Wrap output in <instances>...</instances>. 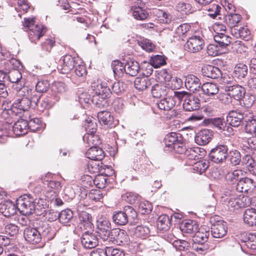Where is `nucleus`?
<instances>
[{
  "mask_svg": "<svg viewBox=\"0 0 256 256\" xmlns=\"http://www.w3.org/2000/svg\"><path fill=\"white\" fill-rule=\"evenodd\" d=\"M40 102V100L38 99V97H22L21 99L18 100L17 103L12 104L14 107L13 112L16 113H20L21 112H16V110L18 111L25 112L27 110L30 106H38V104Z\"/></svg>",
  "mask_w": 256,
  "mask_h": 256,
  "instance_id": "nucleus-8",
  "label": "nucleus"
},
{
  "mask_svg": "<svg viewBox=\"0 0 256 256\" xmlns=\"http://www.w3.org/2000/svg\"><path fill=\"white\" fill-rule=\"evenodd\" d=\"M200 100L198 97H186L184 100L183 106L187 111H193L200 108Z\"/></svg>",
  "mask_w": 256,
  "mask_h": 256,
  "instance_id": "nucleus-31",
  "label": "nucleus"
},
{
  "mask_svg": "<svg viewBox=\"0 0 256 256\" xmlns=\"http://www.w3.org/2000/svg\"><path fill=\"white\" fill-rule=\"evenodd\" d=\"M87 158L94 160H102L104 157L103 150L94 146H91L86 152Z\"/></svg>",
  "mask_w": 256,
  "mask_h": 256,
  "instance_id": "nucleus-24",
  "label": "nucleus"
},
{
  "mask_svg": "<svg viewBox=\"0 0 256 256\" xmlns=\"http://www.w3.org/2000/svg\"><path fill=\"white\" fill-rule=\"evenodd\" d=\"M130 11L133 17L138 20H144L148 16V13L144 8L140 7L132 6Z\"/></svg>",
  "mask_w": 256,
  "mask_h": 256,
  "instance_id": "nucleus-37",
  "label": "nucleus"
},
{
  "mask_svg": "<svg viewBox=\"0 0 256 256\" xmlns=\"http://www.w3.org/2000/svg\"><path fill=\"white\" fill-rule=\"evenodd\" d=\"M112 67L116 76L120 78L124 74L125 66H124L122 62L119 60H114L112 63Z\"/></svg>",
  "mask_w": 256,
  "mask_h": 256,
  "instance_id": "nucleus-48",
  "label": "nucleus"
},
{
  "mask_svg": "<svg viewBox=\"0 0 256 256\" xmlns=\"http://www.w3.org/2000/svg\"><path fill=\"white\" fill-rule=\"evenodd\" d=\"M150 232V229L148 226L142 225L138 226L135 228L134 234L137 238L144 240L148 236Z\"/></svg>",
  "mask_w": 256,
  "mask_h": 256,
  "instance_id": "nucleus-47",
  "label": "nucleus"
},
{
  "mask_svg": "<svg viewBox=\"0 0 256 256\" xmlns=\"http://www.w3.org/2000/svg\"><path fill=\"white\" fill-rule=\"evenodd\" d=\"M190 26L186 24H184L178 26L176 30V34L183 40L186 36L190 31Z\"/></svg>",
  "mask_w": 256,
  "mask_h": 256,
  "instance_id": "nucleus-52",
  "label": "nucleus"
},
{
  "mask_svg": "<svg viewBox=\"0 0 256 256\" xmlns=\"http://www.w3.org/2000/svg\"><path fill=\"white\" fill-rule=\"evenodd\" d=\"M17 208L24 216L30 215L35 211L34 204L33 203V198L30 194L24 195L17 200Z\"/></svg>",
  "mask_w": 256,
  "mask_h": 256,
  "instance_id": "nucleus-4",
  "label": "nucleus"
},
{
  "mask_svg": "<svg viewBox=\"0 0 256 256\" xmlns=\"http://www.w3.org/2000/svg\"><path fill=\"white\" fill-rule=\"evenodd\" d=\"M256 188L254 180L247 177H242L236 183V190L240 192L251 193Z\"/></svg>",
  "mask_w": 256,
  "mask_h": 256,
  "instance_id": "nucleus-13",
  "label": "nucleus"
},
{
  "mask_svg": "<svg viewBox=\"0 0 256 256\" xmlns=\"http://www.w3.org/2000/svg\"><path fill=\"white\" fill-rule=\"evenodd\" d=\"M106 256H124V251L120 248L112 246H106Z\"/></svg>",
  "mask_w": 256,
  "mask_h": 256,
  "instance_id": "nucleus-55",
  "label": "nucleus"
},
{
  "mask_svg": "<svg viewBox=\"0 0 256 256\" xmlns=\"http://www.w3.org/2000/svg\"><path fill=\"white\" fill-rule=\"evenodd\" d=\"M136 216V211L130 206H125L123 211L115 212L112 216V220L117 225L124 226L126 224L130 217L134 218Z\"/></svg>",
  "mask_w": 256,
  "mask_h": 256,
  "instance_id": "nucleus-3",
  "label": "nucleus"
},
{
  "mask_svg": "<svg viewBox=\"0 0 256 256\" xmlns=\"http://www.w3.org/2000/svg\"><path fill=\"white\" fill-rule=\"evenodd\" d=\"M204 45V40L200 36H194L187 40L184 48L190 52H196L202 49Z\"/></svg>",
  "mask_w": 256,
  "mask_h": 256,
  "instance_id": "nucleus-12",
  "label": "nucleus"
},
{
  "mask_svg": "<svg viewBox=\"0 0 256 256\" xmlns=\"http://www.w3.org/2000/svg\"><path fill=\"white\" fill-rule=\"evenodd\" d=\"M51 175V174H47L44 176L42 178V180L44 182H46V184L49 188L55 190H59L62 187L60 182L58 181L49 180V178L50 177Z\"/></svg>",
  "mask_w": 256,
  "mask_h": 256,
  "instance_id": "nucleus-51",
  "label": "nucleus"
},
{
  "mask_svg": "<svg viewBox=\"0 0 256 256\" xmlns=\"http://www.w3.org/2000/svg\"><path fill=\"white\" fill-rule=\"evenodd\" d=\"M92 102L97 107L102 108L108 106L107 97H92Z\"/></svg>",
  "mask_w": 256,
  "mask_h": 256,
  "instance_id": "nucleus-63",
  "label": "nucleus"
},
{
  "mask_svg": "<svg viewBox=\"0 0 256 256\" xmlns=\"http://www.w3.org/2000/svg\"><path fill=\"white\" fill-rule=\"evenodd\" d=\"M128 240V236L125 230L116 228L112 230L110 239L106 242H112L118 245L122 246L127 244Z\"/></svg>",
  "mask_w": 256,
  "mask_h": 256,
  "instance_id": "nucleus-10",
  "label": "nucleus"
},
{
  "mask_svg": "<svg viewBox=\"0 0 256 256\" xmlns=\"http://www.w3.org/2000/svg\"><path fill=\"white\" fill-rule=\"evenodd\" d=\"M174 97H164L160 102L157 103L158 108L162 110H168L176 104L174 98Z\"/></svg>",
  "mask_w": 256,
  "mask_h": 256,
  "instance_id": "nucleus-38",
  "label": "nucleus"
},
{
  "mask_svg": "<svg viewBox=\"0 0 256 256\" xmlns=\"http://www.w3.org/2000/svg\"><path fill=\"white\" fill-rule=\"evenodd\" d=\"M153 67L150 63L144 62L141 64L140 70L142 71V74L144 78H147L150 76L153 72Z\"/></svg>",
  "mask_w": 256,
  "mask_h": 256,
  "instance_id": "nucleus-56",
  "label": "nucleus"
},
{
  "mask_svg": "<svg viewBox=\"0 0 256 256\" xmlns=\"http://www.w3.org/2000/svg\"><path fill=\"white\" fill-rule=\"evenodd\" d=\"M17 206L10 201H6L0 206V212L6 217L13 216L16 213Z\"/></svg>",
  "mask_w": 256,
  "mask_h": 256,
  "instance_id": "nucleus-30",
  "label": "nucleus"
},
{
  "mask_svg": "<svg viewBox=\"0 0 256 256\" xmlns=\"http://www.w3.org/2000/svg\"><path fill=\"white\" fill-rule=\"evenodd\" d=\"M73 218L72 212L70 209L62 210L58 214L59 222L64 224H68Z\"/></svg>",
  "mask_w": 256,
  "mask_h": 256,
  "instance_id": "nucleus-45",
  "label": "nucleus"
},
{
  "mask_svg": "<svg viewBox=\"0 0 256 256\" xmlns=\"http://www.w3.org/2000/svg\"><path fill=\"white\" fill-rule=\"evenodd\" d=\"M227 229L226 222L222 220H218L212 224L211 234L214 238H221L226 234Z\"/></svg>",
  "mask_w": 256,
  "mask_h": 256,
  "instance_id": "nucleus-16",
  "label": "nucleus"
},
{
  "mask_svg": "<svg viewBox=\"0 0 256 256\" xmlns=\"http://www.w3.org/2000/svg\"><path fill=\"white\" fill-rule=\"evenodd\" d=\"M34 19L24 18V26L28 30V36L30 41L36 43L46 32V28L41 24H36Z\"/></svg>",
  "mask_w": 256,
  "mask_h": 256,
  "instance_id": "nucleus-2",
  "label": "nucleus"
},
{
  "mask_svg": "<svg viewBox=\"0 0 256 256\" xmlns=\"http://www.w3.org/2000/svg\"><path fill=\"white\" fill-rule=\"evenodd\" d=\"M90 231V230H86L81 236L82 244L86 249L93 248L98 245L97 236Z\"/></svg>",
  "mask_w": 256,
  "mask_h": 256,
  "instance_id": "nucleus-14",
  "label": "nucleus"
},
{
  "mask_svg": "<svg viewBox=\"0 0 256 256\" xmlns=\"http://www.w3.org/2000/svg\"><path fill=\"white\" fill-rule=\"evenodd\" d=\"M50 86L48 82L46 80H39L36 86V90L39 92H46Z\"/></svg>",
  "mask_w": 256,
  "mask_h": 256,
  "instance_id": "nucleus-64",
  "label": "nucleus"
},
{
  "mask_svg": "<svg viewBox=\"0 0 256 256\" xmlns=\"http://www.w3.org/2000/svg\"><path fill=\"white\" fill-rule=\"evenodd\" d=\"M241 162L242 164L246 165L251 174H252V172L254 170H256V168H255L256 162L251 156L245 155L242 159Z\"/></svg>",
  "mask_w": 256,
  "mask_h": 256,
  "instance_id": "nucleus-50",
  "label": "nucleus"
},
{
  "mask_svg": "<svg viewBox=\"0 0 256 256\" xmlns=\"http://www.w3.org/2000/svg\"><path fill=\"white\" fill-rule=\"evenodd\" d=\"M248 120H245L246 122V131L250 134L256 132V116L252 115L251 113V116L247 117Z\"/></svg>",
  "mask_w": 256,
  "mask_h": 256,
  "instance_id": "nucleus-46",
  "label": "nucleus"
},
{
  "mask_svg": "<svg viewBox=\"0 0 256 256\" xmlns=\"http://www.w3.org/2000/svg\"><path fill=\"white\" fill-rule=\"evenodd\" d=\"M244 176V172L240 169L235 170L228 172L226 174L224 178L226 182L229 184H236Z\"/></svg>",
  "mask_w": 256,
  "mask_h": 256,
  "instance_id": "nucleus-26",
  "label": "nucleus"
},
{
  "mask_svg": "<svg viewBox=\"0 0 256 256\" xmlns=\"http://www.w3.org/2000/svg\"><path fill=\"white\" fill-rule=\"evenodd\" d=\"M151 204L146 200L140 202L138 204V210L142 214H148L152 210Z\"/></svg>",
  "mask_w": 256,
  "mask_h": 256,
  "instance_id": "nucleus-58",
  "label": "nucleus"
},
{
  "mask_svg": "<svg viewBox=\"0 0 256 256\" xmlns=\"http://www.w3.org/2000/svg\"><path fill=\"white\" fill-rule=\"evenodd\" d=\"M38 228L41 236V240L43 238L44 240H50L56 235L55 230L46 222L42 223Z\"/></svg>",
  "mask_w": 256,
  "mask_h": 256,
  "instance_id": "nucleus-19",
  "label": "nucleus"
},
{
  "mask_svg": "<svg viewBox=\"0 0 256 256\" xmlns=\"http://www.w3.org/2000/svg\"><path fill=\"white\" fill-rule=\"evenodd\" d=\"M28 122V128L31 131L36 132L40 129L41 120L38 118L30 117Z\"/></svg>",
  "mask_w": 256,
  "mask_h": 256,
  "instance_id": "nucleus-62",
  "label": "nucleus"
},
{
  "mask_svg": "<svg viewBox=\"0 0 256 256\" xmlns=\"http://www.w3.org/2000/svg\"><path fill=\"white\" fill-rule=\"evenodd\" d=\"M78 226L82 230H92L93 224L92 222V216L88 212L82 211L79 213Z\"/></svg>",
  "mask_w": 256,
  "mask_h": 256,
  "instance_id": "nucleus-20",
  "label": "nucleus"
},
{
  "mask_svg": "<svg viewBox=\"0 0 256 256\" xmlns=\"http://www.w3.org/2000/svg\"><path fill=\"white\" fill-rule=\"evenodd\" d=\"M185 86L187 88H189L190 92H195L200 91L199 80L194 75H190L186 78Z\"/></svg>",
  "mask_w": 256,
  "mask_h": 256,
  "instance_id": "nucleus-28",
  "label": "nucleus"
},
{
  "mask_svg": "<svg viewBox=\"0 0 256 256\" xmlns=\"http://www.w3.org/2000/svg\"><path fill=\"white\" fill-rule=\"evenodd\" d=\"M226 158L230 164L234 166L240 164L242 161L240 153L236 150H232L227 152Z\"/></svg>",
  "mask_w": 256,
  "mask_h": 256,
  "instance_id": "nucleus-39",
  "label": "nucleus"
},
{
  "mask_svg": "<svg viewBox=\"0 0 256 256\" xmlns=\"http://www.w3.org/2000/svg\"><path fill=\"white\" fill-rule=\"evenodd\" d=\"M180 228L182 232L192 234L198 230V224L194 220H188L182 221Z\"/></svg>",
  "mask_w": 256,
  "mask_h": 256,
  "instance_id": "nucleus-27",
  "label": "nucleus"
},
{
  "mask_svg": "<svg viewBox=\"0 0 256 256\" xmlns=\"http://www.w3.org/2000/svg\"><path fill=\"white\" fill-rule=\"evenodd\" d=\"M84 141L86 140L88 146H97L101 143L99 136L94 134H85L83 137Z\"/></svg>",
  "mask_w": 256,
  "mask_h": 256,
  "instance_id": "nucleus-49",
  "label": "nucleus"
},
{
  "mask_svg": "<svg viewBox=\"0 0 256 256\" xmlns=\"http://www.w3.org/2000/svg\"><path fill=\"white\" fill-rule=\"evenodd\" d=\"M119 83H115L112 86V92L110 88L98 82H92L85 93L88 96H108L110 94H119L121 90L119 88Z\"/></svg>",
  "mask_w": 256,
  "mask_h": 256,
  "instance_id": "nucleus-1",
  "label": "nucleus"
},
{
  "mask_svg": "<svg viewBox=\"0 0 256 256\" xmlns=\"http://www.w3.org/2000/svg\"><path fill=\"white\" fill-rule=\"evenodd\" d=\"M150 64L155 68H159L166 64V60L164 56L156 55L152 56L150 60Z\"/></svg>",
  "mask_w": 256,
  "mask_h": 256,
  "instance_id": "nucleus-59",
  "label": "nucleus"
},
{
  "mask_svg": "<svg viewBox=\"0 0 256 256\" xmlns=\"http://www.w3.org/2000/svg\"><path fill=\"white\" fill-rule=\"evenodd\" d=\"M228 152V148L226 145L218 144L210 151V159L216 164L222 163L226 159Z\"/></svg>",
  "mask_w": 256,
  "mask_h": 256,
  "instance_id": "nucleus-7",
  "label": "nucleus"
},
{
  "mask_svg": "<svg viewBox=\"0 0 256 256\" xmlns=\"http://www.w3.org/2000/svg\"><path fill=\"white\" fill-rule=\"evenodd\" d=\"M98 118L101 124L108 127L113 126V117L110 113L107 111H101L98 114Z\"/></svg>",
  "mask_w": 256,
  "mask_h": 256,
  "instance_id": "nucleus-33",
  "label": "nucleus"
},
{
  "mask_svg": "<svg viewBox=\"0 0 256 256\" xmlns=\"http://www.w3.org/2000/svg\"><path fill=\"white\" fill-rule=\"evenodd\" d=\"M150 84V82L146 78H136L134 80V86L136 89L141 91L145 90Z\"/></svg>",
  "mask_w": 256,
  "mask_h": 256,
  "instance_id": "nucleus-54",
  "label": "nucleus"
},
{
  "mask_svg": "<svg viewBox=\"0 0 256 256\" xmlns=\"http://www.w3.org/2000/svg\"><path fill=\"white\" fill-rule=\"evenodd\" d=\"M214 41L219 45L220 47H226L228 46L231 42V38L225 34H219V35H214Z\"/></svg>",
  "mask_w": 256,
  "mask_h": 256,
  "instance_id": "nucleus-43",
  "label": "nucleus"
},
{
  "mask_svg": "<svg viewBox=\"0 0 256 256\" xmlns=\"http://www.w3.org/2000/svg\"><path fill=\"white\" fill-rule=\"evenodd\" d=\"M28 120L20 118L14 123L12 130L17 136L24 135L28 132Z\"/></svg>",
  "mask_w": 256,
  "mask_h": 256,
  "instance_id": "nucleus-25",
  "label": "nucleus"
},
{
  "mask_svg": "<svg viewBox=\"0 0 256 256\" xmlns=\"http://www.w3.org/2000/svg\"><path fill=\"white\" fill-rule=\"evenodd\" d=\"M241 248L242 250H246V253L256 255V236L250 234L248 240L244 242Z\"/></svg>",
  "mask_w": 256,
  "mask_h": 256,
  "instance_id": "nucleus-22",
  "label": "nucleus"
},
{
  "mask_svg": "<svg viewBox=\"0 0 256 256\" xmlns=\"http://www.w3.org/2000/svg\"><path fill=\"white\" fill-rule=\"evenodd\" d=\"M252 202L251 198L243 194L238 196V208L248 206Z\"/></svg>",
  "mask_w": 256,
  "mask_h": 256,
  "instance_id": "nucleus-60",
  "label": "nucleus"
},
{
  "mask_svg": "<svg viewBox=\"0 0 256 256\" xmlns=\"http://www.w3.org/2000/svg\"><path fill=\"white\" fill-rule=\"evenodd\" d=\"M244 220L250 226L256 225V211L254 208H248L245 210Z\"/></svg>",
  "mask_w": 256,
  "mask_h": 256,
  "instance_id": "nucleus-35",
  "label": "nucleus"
},
{
  "mask_svg": "<svg viewBox=\"0 0 256 256\" xmlns=\"http://www.w3.org/2000/svg\"><path fill=\"white\" fill-rule=\"evenodd\" d=\"M188 165H192V170L194 172L202 174L204 172L208 167L207 162L202 160H199L196 162H189Z\"/></svg>",
  "mask_w": 256,
  "mask_h": 256,
  "instance_id": "nucleus-42",
  "label": "nucleus"
},
{
  "mask_svg": "<svg viewBox=\"0 0 256 256\" xmlns=\"http://www.w3.org/2000/svg\"><path fill=\"white\" fill-rule=\"evenodd\" d=\"M184 155L188 159V162H194L201 159L205 154L206 152L203 148L198 147L190 148L184 150Z\"/></svg>",
  "mask_w": 256,
  "mask_h": 256,
  "instance_id": "nucleus-15",
  "label": "nucleus"
},
{
  "mask_svg": "<svg viewBox=\"0 0 256 256\" xmlns=\"http://www.w3.org/2000/svg\"><path fill=\"white\" fill-rule=\"evenodd\" d=\"M200 91L208 96L216 94L218 92V86L214 84L207 82L202 84Z\"/></svg>",
  "mask_w": 256,
  "mask_h": 256,
  "instance_id": "nucleus-41",
  "label": "nucleus"
},
{
  "mask_svg": "<svg viewBox=\"0 0 256 256\" xmlns=\"http://www.w3.org/2000/svg\"><path fill=\"white\" fill-rule=\"evenodd\" d=\"M164 140L166 145L170 147H172L179 153H182L184 152V148L180 146L178 142V136L176 133L171 132L168 134L164 138Z\"/></svg>",
  "mask_w": 256,
  "mask_h": 256,
  "instance_id": "nucleus-21",
  "label": "nucleus"
},
{
  "mask_svg": "<svg viewBox=\"0 0 256 256\" xmlns=\"http://www.w3.org/2000/svg\"><path fill=\"white\" fill-rule=\"evenodd\" d=\"M24 234L26 240L32 244H38L42 240L38 228H26Z\"/></svg>",
  "mask_w": 256,
  "mask_h": 256,
  "instance_id": "nucleus-17",
  "label": "nucleus"
},
{
  "mask_svg": "<svg viewBox=\"0 0 256 256\" xmlns=\"http://www.w3.org/2000/svg\"><path fill=\"white\" fill-rule=\"evenodd\" d=\"M85 129L87 134H94L97 130V124L93 122L92 118H88L86 120Z\"/></svg>",
  "mask_w": 256,
  "mask_h": 256,
  "instance_id": "nucleus-61",
  "label": "nucleus"
},
{
  "mask_svg": "<svg viewBox=\"0 0 256 256\" xmlns=\"http://www.w3.org/2000/svg\"><path fill=\"white\" fill-rule=\"evenodd\" d=\"M154 13L158 17L160 22L168 24L170 21V16L164 10L156 9L154 10Z\"/></svg>",
  "mask_w": 256,
  "mask_h": 256,
  "instance_id": "nucleus-53",
  "label": "nucleus"
},
{
  "mask_svg": "<svg viewBox=\"0 0 256 256\" xmlns=\"http://www.w3.org/2000/svg\"><path fill=\"white\" fill-rule=\"evenodd\" d=\"M202 72L205 76L216 79L221 77L222 72L219 68L212 65H206L202 67Z\"/></svg>",
  "mask_w": 256,
  "mask_h": 256,
  "instance_id": "nucleus-23",
  "label": "nucleus"
},
{
  "mask_svg": "<svg viewBox=\"0 0 256 256\" xmlns=\"http://www.w3.org/2000/svg\"><path fill=\"white\" fill-rule=\"evenodd\" d=\"M97 233L100 238L104 241L106 242L110 239L111 234V224L110 221L105 218L98 222Z\"/></svg>",
  "mask_w": 256,
  "mask_h": 256,
  "instance_id": "nucleus-11",
  "label": "nucleus"
},
{
  "mask_svg": "<svg viewBox=\"0 0 256 256\" xmlns=\"http://www.w3.org/2000/svg\"><path fill=\"white\" fill-rule=\"evenodd\" d=\"M195 232L192 240L193 243L202 244L207 242L209 236L208 231L205 230L204 228H200Z\"/></svg>",
  "mask_w": 256,
  "mask_h": 256,
  "instance_id": "nucleus-34",
  "label": "nucleus"
},
{
  "mask_svg": "<svg viewBox=\"0 0 256 256\" xmlns=\"http://www.w3.org/2000/svg\"><path fill=\"white\" fill-rule=\"evenodd\" d=\"M213 137V132L210 130L203 129L199 131L195 136V141L200 146L207 144Z\"/></svg>",
  "mask_w": 256,
  "mask_h": 256,
  "instance_id": "nucleus-18",
  "label": "nucleus"
},
{
  "mask_svg": "<svg viewBox=\"0 0 256 256\" xmlns=\"http://www.w3.org/2000/svg\"><path fill=\"white\" fill-rule=\"evenodd\" d=\"M78 62L82 63L78 58L73 57L71 55H65L62 58V62L59 66L58 70L62 74L69 73Z\"/></svg>",
  "mask_w": 256,
  "mask_h": 256,
  "instance_id": "nucleus-9",
  "label": "nucleus"
},
{
  "mask_svg": "<svg viewBox=\"0 0 256 256\" xmlns=\"http://www.w3.org/2000/svg\"><path fill=\"white\" fill-rule=\"evenodd\" d=\"M251 116V112H242L239 110H232L229 112L226 117V122L232 126L238 127L241 124L245 122Z\"/></svg>",
  "mask_w": 256,
  "mask_h": 256,
  "instance_id": "nucleus-5",
  "label": "nucleus"
},
{
  "mask_svg": "<svg viewBox=\"0 0 256 256\" xmlns=\"http://www.w3.org/2000/svg\"><path fill=\"white\" fill-rule=\"evenodd\" d=\"M224 90L228 96H244L246 94L245 88L239 84L226 86Z\"/></svg>",
  "mask_w": 256,
  "mask_h": 256,
  "instance_id": "nucleus-29",
  "label": "nucleus"
},
{
  "mask_svg": "<svg viewBox=\"0 0 256 256\" xmlns=\"http://www.w3.org/2000/svg\"><path fill=\"white\" fill-rule=\"evenodd\" d=\"M241 19V16L236 14H230L224 17L226 23L230 28L236 26Z\"/></svg>",
  "mask_w": 256,
  "mask_h": 256,
  "instance_id": "nucleus-44",
  "label": "nucleus"
},
{
  "mask_svg": "<svg viewBox=\"0 0 256 256\" xmlns=\"http://www.w3.org/2000/svg\"><path fill=\"white\" fill-rule=\"evenodd\" d=\"M224 202L228 206L238 208V195L234 194H230L229 196L224 199Z\"/></svg>",
  "mask_w": 256,
  "mask_h": 256,
  "instance_id": "nucleus-57",
  "label": "nucleus"
},
{
  "mask_svg": "<svg viewBox=\"0 0 256 256\" xmlns=\"http://www.w3.org/2000/svg\"><path fill=\"white\" fill-rule=\"evenodd\" d=\"M158 228L160 230L166 231L170 226V221L168 215L162 214L158 216L157 220Z\"/></svg>",
  "mask_w": 256,
  "mask_h": 256,
  "instance_id": "nucleus-36",
  "label": "nucleus"
},
{
  "mask_svg": "<svg viewBox=\"0 0 256 256\" xmlns=\"http://www.w3.org/2000/svg\"><path fill=\"white\" fill-rule=\"evenodd\" d=\"M140 67L137 62L130 60L125 64L124 72L126 74L134 76L140 70Z\"/></svg>",
  "mask_w": 256,
  "mask_h": 256,
  "instance_id": "nucleus-32",
  "label": "nucleus"
},
{
  "mask_svg": "<svg viewBox=\"0 0 256 256\" xmlns=\"http://www.w3.org/2000/svg\"><path fill=\"white\" fill-rule=\"evenodd\" d=\"M248 74V67L244 64L240 63L237 64L234 68L233 72L234 76L239 80L244 78Z\"/></svg>",
  "mask_w": 256,
  "mask_h": 256,
  "instance_id": "nucleus-40",
  "label": "nucleus"
},
{
  "mask_svg": "<svg viewBox=\"0 0 256 256\" xmlns=\"http://www.w3.org/2000/svg\"><path fill=\"white\" fill-rule=\"evenodd\" d=\"M152 96H188L191 94L187 92L174 90L158 84L152 87Z\"/></svg>",
  "mask_w": 256,
  "mask_h": 256,
  "instance_id": "nucleus-6",
  "label": "nucleus"
}]
</instances>
